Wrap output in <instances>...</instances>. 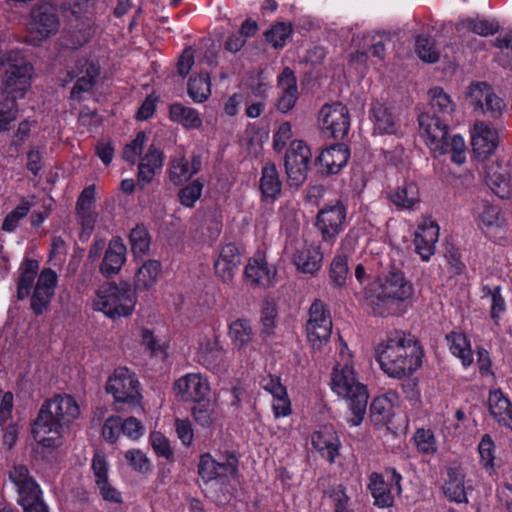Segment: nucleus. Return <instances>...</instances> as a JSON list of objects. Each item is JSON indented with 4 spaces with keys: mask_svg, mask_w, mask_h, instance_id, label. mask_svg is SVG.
Returning <instances> with one entry per match:
<instances>
[{
    "mask_svg": "<svg viewBox=\"0 0 512 512\" xmlns=\"http://www.w3.org/2000/svg\"><path fill=\"white\" fill-rule=\"evenodd\" d=\"M329 497L334 502L335 512H344L348 510L349 497L345 492V488L342 485H338L328 492Z\"/></svg>",
    "mask_w": 512,
    "mask_h": 512,
    "instance_id": "nucleus-64",
    "label": "nucleus"
},
{
    "mask_svg": "<svg viewBox=\"0 0 512 512\" xmlns=\"http://www.w3.org/2000/svg\"><path fill=\"white\" fill-rule=\"evenodd\" d=\"M371 113L375 132L389 135L397 133L399 124L390 108L377 102L372 105Z\"/></svg>",
    "mask_w": 512,
    "mask_h": 512,
    "instance_id": "nucleus-27",
    "label": "nucleus"
},
{
    "mask_svg": "<svg viewBox=\"0 0 512 512\" xmlns=\"http://www.w3.org/2000/svg\"><path fill=\"white\" fill-rule=\"evenodd\" d=\"M350 158V151L346 144L337 143L321 151L315 159V165L320 166L323 176L338 174L345 167Z\"/></svg>",
    "mask_w": 512,
    "mask_h": 512,
    "instance_id": "nucleus-15",
    "label": "nucleus"
},
{
    "mask_svg": "<svg viewBox=\"0 0 512 512\" xmlns=\"http://www.w3.org/2000/svg\"><path fill=\"white\" fill-rule=\"evenodd\" d=\"M369 490L374 498V504L380 508L391 507L394 503V497L384 477L378 473H372L369 478Z\"/></svg>",
    "mask_w": 512,
    "mask_h": 512,
    "instance_id": "nucleus-30",
    "label": "nucleus"
},
{
    "mask_svg": "<svg viewBox=\"0 0 512 512\" xmlns=\"http://www.w3.org/2000/svg\"><path fill=\"white\" fill-rule=\"evenodd\" d=\"M311 163L310 147L302 140H293L284 157L287 185L290 188L297 190L304 184Z\"/></svg>",
    "mask_w": 512,
    "mask_h": 512,
    "instance_id": "nucleus-9",
    "label": "nucleus"
},
{
    "mask_svg": "<svg viewBox=\"0 0 512 512\" xmlns=\"http://www.w3.org/2000/svg\"><path fill=\"white\" fill-rule=\"evenodd\" d=\"M127 249L119 236L113 237L108 244L100 264L99 271L105 278L117 275L126 262Z\"/></svg>",
    "mask_w": 512,
    "mask_h": 512,
    "instance_id": "nucleus-19",
    "label": "nucleus"
},
{
    "mask_svg": "<svg viewBox=\"0 0 512 512\" xmlns=\"http://www.w3.org/2000/svg\"><path fill=\"white\" fill-rule=\"evenodd\" d=\"M445 258L449 265V272L453 276L461 275L465 272L466 266L461 261V254L456 248H448L445 253Z\"/></svg>",
    "mask_w": 512,
    "mask_h": 512,
    "instance_id": "nucleus-61",
    "label": "nucleus"
},
{
    "mask_svg": "<svg viewBox=\"0 0 512 512\" xmlns=\"http://www.w3.org/2000/svg\"><path fill=\"white\" fill-rule=\"evenodd\" d=\"M467 103L491 119H497L502 115L505 103L493 91L486 82H473L465 93Z\"/></svg>",
    "mask_w": 512,
    "mask_h": 512,
    "instance_id": "nucleus-11",
    "label": "nucleus"
},
{
    "mask_svg": "<svg viewBox=\"0 0 512 512\" xmlns=\"http://www.w3.org/2000/svg\"><path fill=\"white\" fill-rule=\"evenodd\" d=\"M276 269L269 266L263 257L249 259L244 270L245 280L250 282L252 287L268 288L273 285Z\"/></svg>",
    "mask_w": 512,
    "mask_h": 512,
    "instance_id": "nucleus-21",
    "label": "nucleus"
},
{
    "mask_svg": "<svg viewBox=\"0 0 512 512\" xmlns=\"http://www.w3.org/2000/svg\"><path fill=\"white\" fill-rule=\"evenodd\" d=\"M388 198L400 210L411 209L419 202L417 186L414 183H406L391 191Z\"/></svg>",
    "mask_w": 512,
    "mask_h": 512,
    "instance_id": "nucleus-32",
    "label": "nucleus"
},
{
    "mask_svg": "<svg viewBox=\"0 0 512 512\" xmlns=\"http://www.w3.org/2000/svg\"><path fill=\"white\" fill-rule=\"evenodd\" d=\"M277 86L282 91L298 92L297 78L290 67H284L277 77Z\"/></svg>",
    "mask_w": 512,
    "mask_h": 512,
    "instance_id": "nucleus-60",
    "label": "nucleus"
},
{
    "mask_svg": "<svg viewBox=\"0 0 512 512\" xmlns=\"http://www.w3.org/2000/svg\"><path fill=\"white\" fill-rule=\"evenodd\" d=\"M488 408L490 415L500 426L512 431V403L500 388L490 391Z\"/></svg>",
    "mask_w": 512,
    "mask_h": 512,
    "instance_id": "nucleus-23",
    "label": "nucleus"
},
{
    "mask_svg": "<svg viewBox=\"0 0 512 512\" xmlns=\"http://www.w3.org/2000/svg\"><path fill=\"white\" fill-rule=\"evenodd\" d=\"M203 187L204 183L200 179H196L181 188L178 193L180 203L185 207H194L195 202L201 197Z\"/></svg>",
    "mask_w": 512,
    "mask_h": 512,
    "instance_id": "nucleus-49",
    "label": "nucleus"
},
{
    "mask_svg": "<svg viewBox=\"0 0 512 512\" xmlns=\"http://www.w3.org/2000/svg\"><path fill=\"white\" fill-rule=\"evenodd\" d=\"M423 348L411 333L390 331L375 348V359L382 371L391 378L411 377L422 366Z\"/></svg>",
    "mask_w": 512,
    "mask_h": 512,
    "instance_id": "nucleus-3",
    "label": "nucleus"
},
{
    "mask_svg": "<svg viewBox=\"0 0 512 512\" xmlns=\"http://www.w3.org/2000/svg\"><path fill=\"white\" fill-rule=\"evenodd\" d=\"M446 341L452 354L461 360L464 367L473 363L470 341L464 333L452 331L446 335Z\"/></svg>",
    "mask_w": 512,
    "mask_h": 512,
    "instance_id": "nucleus-29",
    "label": "nucleus"
},
{
    "mask_svg": "<svg viewBox=\"0 0 512 512\" xmlns=\"http://www.w3.org/2000/svg\"><path fill=\"white\" fill-rule=\"evenodd\" d=\"M241 264V254L235 243L222 246L217 260L214 262L215 275L226 284L232 283L238 267Z\"/></svg>",
    "mask_w": 512,
    "mask_h": 512,
    "instance_id": "nucleus-18",
    "label": "nucleus"
},
{
    "mask_svg": "<svg viewBox=\"0 0 512 512\" xmlns=\"http://www.w3.org/2000/svg\"><path fill=\"white\" fill-rule=\"evenodd\" d=\"M57 283L58 275L51 268H45L40 272L34 285V315H40L48 309Z\"/></svg>",
    "mask_w": 512,
    "mask_h": 512,
    "instance_id": "nucleus-17",
    "label": "nucleus"
},
{
    "mask_svg": "<svg viewBox=\"0 0 512 512\" xmlns=\"http://www.w3.org/2000/svg\"><path fill=\"white\" fill-rule=\"evenodd\" d=\"M97 294L99 310L111 319L131 315L137 302L135 291L125 281L103 285Z\"/></svg>",
    "mask_w": 512,
    "mask_h": 512,
    "instance_id": "nucleus-7",
    "label": "nucleus"
},
{
    "mask_svg": "<svg viewBox=\"0 0 512 512\" xmlns=\"http://www.w3.org/2000/svg\"><path fill=\"white\" fill-rule=\"evenodd\" d=\"M60 24L57 5L43 2L34 7V44L56 35Z\"/></svg>",
    "mask_w": 512,
    "mask_h": 512,
    "instance_id": "nucleus-13",
    "label": "nucleus"
},
{
    "mask_svg": "<svg viewBox=\"0 0 512 512\" xmlns=\"http://www.w3.org/2000/svg\"><path fill=\"white\" fill-rule=\"evenodd\" d=\"M332 389L339 396L348 398L349 409L353 415L349 422L353 426L360 425L366 414L369 397L366 386L357 382L350 370L334 369L332 372Z\"/></svg>",
    "mask_w": 512,
    "mask_h": 512,
    "instance_id": "nucleus-6",
    "label": "nucleus"
},
{
    "mask_svg": "<svg viewBox=\"0 0 512 512\" xmlns=\"http://www.w3.org/2000/svg\"><path fill=\"white\" fill-rule=\"evenodd\" d=\"M129 241L135 256L145 255L150 250L151 236L144 224H137L130 231Z\"/></svg>",
    "mask_w": 512,
    "mask_h": 512,
    "instance_id": "nucleus-42",
    "label": "nucleus"
},
{
    "mask_svg": "<svg viewBox=\"0 0 512 512\" xmlns=\"http://www.w3.org/2000/svg\"><path fill=\"white\" fill-rule=\"evenodd\" d=\"M105 390L113 395L116 410H123L125 406L140 405L142 399L140 382L136 374L127 367H118L114 370L107 380Z\"/></svg>",
    "mask_w": 512,
    "mask_h": 512,
    "instance_id": "nucleus-8",
    "label": "nucleus"
},
{
    "mask_svg": "<svg viewBox=\"0 0 512 512\" xmlns=\"http://www.w3.org/2000/svg\"><path fill=\"white\" fill-rule=\"evenodd\" d=\"M498 146V134L494 128L486 123L475 124V134L472 136L474 153L480 158H487L493 154Z\"/></svg>",
    "mask_w": 512,
    "mask_h": 512,
    "instance_id": "nucleus-24",
    "label": "nucleus"
},
{
    "mask_svg": "<svg viewBox=\"0 0 512 512\" xmlns=\"http://www.w3.org/2000/svg\"><path fill=\"white\" fill-rule=\"evenodd\" d=\"M95 202V186H87L80 193L76 202L75 210L76 212L95 211Z\"/></svg>",
    "mask_w": 512,
    "mask_h": 512,
    "instance_id": "nucleus-56",
    "label": "nucleus"
},
{
    "mask_svg": "<svg viewBox=\"0 0 512 512\" xmlns=\"http://www.w3.org/2000/svg\"><path fill=\"white\" fill-rule=\"evenodd\" d=\"M9 479L15 485L18 494L17 503L24 512H32V477L25 465H14L9 471Z\"/></svg>",
    "mask_w": 512,
    "mask_h": 512,
    "instance_id": "nucleus-20",
    "label": "nucleus"
},
{
    "mask_svg": "<svg viewBox=\"0 0 512 512\" xmlns=\"http://www.w3.org/2000/svg\"><path fill=\"white\" fill-rule=\"evenodd\" d=\"M175 429L177 436L181 440L182 444L186 447H189L192 444L194 437L191 422L188 419H176Z\"/></svg>",
    "mask_w": 512,
    "mask_h": 512,
    "instance_id": "nucleus-63",
    "label": "nucleus"
},
{
    "mask_svg": "<svg viewBox=\"0 0 512 512\" xmlns=\"http://www.w3.org/2000/svg\"><path fill=\"white\" fill-rule=\"evenodd\" d=\"M414 288L405 276L401 264L390 262L378 274L375 282L366 291L367 297L375 298L378 303L404 302L411 298Z\"/></svg>",
    "mask_w": 512,
    "mask_h": 512,
    "instance_id": "nucleus-5",
    "label": "nucleus"
},
{
    "mask_svg": "<svg viewBox=\"0 0 512 512\" xmlns=\"http://www.w3.org/2000/svg\"><path fill=\"white\" fill-rule=\"evenodd\" d=\"M219 462L214 460L209 453L202 454L198 463V474L201 479L208 483L218 477L223 476V472L219 471Z\"/></svg>",
    "mask_w": 512,
    "mask_h": 512,
    "instance_id": "nucleus-47",
    "label": "nucleus"
},
{
    "mask_svg": "<svg viewBox=\"0 0 512 512\" xmlns=\"http://www.w3.org/2000/svg\"><path fill=\"white\" fill-rule=\"evenodd\" d=\"M478 452L480 455V463L486 470L494 468V452L495 444L489 434H484L478 445Z\"/></svg>",
    "mask_w": 512,
    "mask_h": 512,
    "instance_id": "nucleus-51",
    "label": "nucleus"
},
{
    "mask_svg": "<svg viewBox=\"0 0 512 512\" xmlns=\"http://www.w3.org/2000/svg\"><path fill=\"white\" fill-rule=\"evenodd\" d=\"M393 416L394 404L387 395H381L373 399L370 405V418L375 426H388Z\"/></svg>",
    "mask_w": 512,
    "mask_h": 512,
    "instance_id": "nucleus-28",
    "label": "nucleus"
},
{
    "mask_svg": "<svg viewBox=\"0 0 512 512\" xmlns=\"http://www.w3.org/2000/svg\"><path fill=\"white\" fill-rule=\"evenodd\" d=\"M188 95L194 102L202 103L211 95V82L208 72H200L190 77L187 88Z\"/></svg>",
    "mask_w": 512,
    "mask_h": 512,
    "instance_id": "nucleus-33",
    "label": "nucleus"
},
{
    "mask_svg": "<svg viewBox=\"0 0 512 512\" xmlns=\"http://www.w3.org/2000/svg\"><path fill=\"white\" fill-rule=\"evenodd\" d=\"M122 433L121 430V417L111 416L109 417L102 428V435L104 439L110 443H115Z\"/></svg>",
    "mask_w": 512,
    "mask_h": 512,
    "instance_id": "nucleus-58",
    "label": "nucleus"
},
{
    "mask_svg": "<svg viewBox=\"0 0 512 512\" xmlns=\"http://www.w3.org/2000/svg\"><path fill=\"white\" fill-rule=\"evenodd\" d=\"M174 393L184 402H196L209 394L207 380L200 374H187L174 382Z\"/></svg>",
    "mask_w": 512,
    "mask_h": 512,
    "instance_id": "nucleus-16",
    "label": "nucleus"
},
{
    "mask_svg": "<svg viewBox=\"0 0 512 512\" xmlns=\"http://www.w3.org/2000/svg\"><path fill=\"white\" fill-rule=\"evenodd\" d=\"M331 332L332 320H324V323L306 328L308 341L314 349H321L329 341Z\"/></svg>",
    "mask_w": 512,
    "mask_h": 512,
    "instance_id": "nucleus-45",
    "label": "nucleus"
},
{
    "mask_svg": "<svg viewBox=\"0 0 512 512\" xmlns=\"http://www.w3.org/2000/svg\"><path fill=\"white\" fill-rule=\"evenodd\" d=\"M485 181L492 192L501 199H507L511 193V185L505 174L497 172L493 167L486 171Z\"/></svg>",
    "mask_w": 512,
    "mask_h": 512,
    "instance_id": "nucleus-40",
    "label": "nucleus"
},
{
    "mask_svg": "<svg viewBox=\"0 0 512 512\" xmlns=\"http://www.w3.org/2000/svg\"><path fill=\"white\" fill-rule=\"evenodd\" d=\"M448 479L444 486L445 495L457 503L467 502L463 475L458 469L451 468L447 472Z\"/></svg>",
    "mask_w": 512,
    "mask_h": 512,
    "instance_id": "nucleus-34",
    "label": "nucleus"
},
{
    "mask_svg": "<svg viewBox=\"0 0 512 512\" xmlns=\"http://www.w3.org/2000/svg\"><path fill=\"white\" fill-rule=\"evenodd\" d=\"M151 446L157 456L163 457L169 462H174V452L169 440L160 432H152L150 435Z\"/></svg>",
    "mask_w": 512,
    "mask_h": 512,
    "instance_id": "nucleus-52",
    "label": "nucleus"
},
{
    "mask_svg": "<svg viewBox=\"0 0 512 512\" xmlns=\"http://www.w3.org/2000/svg\"><path fill=\"white\" fill-rule=\"evenodd\" d=\"M224 351L217 341H207L198 352V361L206 368L212 369L220 365Z\"/></svg>",
    "mask_w": 512,
    "mask_h": 512,
    "instance_id": "nucleus-41",
    "label": "nucleus"
},
{
    "mask_svg": "<svg viewBox=\"0 0 512 512\" xmlns=\"http://www.w3.org/2000/svg\"><path fill=\"white\" fill-rule=\"evenodd\" d=\"M229 335L237 348L247 346L253 339V330L246 319H236L229 325Z\"/></svg>",
    "mask_w": 512,
    "mask_h": 512,
    "instance_id": "nucleus-37",
    "label": "nucleus"
},
{
    "mask_svg": "<svg viewBox=\"0 0 512 512\" xmlns=\"http://www.w3.org/2000/svg\"><path fill=\"white\" fill-rule=\"evenodd\" d=\"M324 320H331L330 311L325 308L321 300L316 299L309 309V320L306 328L315 327L316 324L324 323Z\"/></svg>",
    "mask_w": 512,
    "mask_h": 512,
    "instance_id": "nucleus-54",
    "label": "nucleus"
},
{
    "mask_svg": "<svg viewBox=\"0 0 512 512\" xmlns=\"http://www.w3.org/2000/svg\"><path fill=\"white\" fill-rule=\"evenodd\" d=\"M346 225L347 207L340 200L324 204L317 212L315 227L320 232L323 242L333 244Z\"/></svg>",
    "mask_w": 512,
    "mask_h": 512,
    "instance_id": "nucleus-10",
    "label": "nucleus"
},
{
    "mask_svg": "<svg viewBox=\"0 0 512 512\" xmlns=\"http://www.w3.org/2000/svg\"><path fill=\"white\" fill-rule=\"evenodd\" d=\"M31 209L29 201H22L5 217L2 223V230L6 232H13L21 219L26 217Z\"/></svg>",
    "mask_w": 512,
    "mask_h": 512,
    "instance_id": "nucleus-50",
    "label": "nucleus"
},
{
    "mask_svg": "<svg viewBox=\"0 0 512 512\" xmlns=\"http://www.w3.org/2000/svg\"><path fill=\"white\" fill-rule=\"evenodd\" d=\"M2 80V96L0 101V132L10 129L11 123L17 119V99L26 94L31 85L32 64L22 51L11 50L0 59Z\"/></svg>",
    "mask_w": 512,
    "mask_h": 512,
    "instance_id": "nucleus-4",
    "label": "nucleus"
},
{
    "mask_svg": "<svg viewBox=\"0 0 512 512\" xmlns=\"http://www.w3.org/2000/svg\"><path fill=\"white\" fill-rule=\"evenodd\" d=\"M413 439L418 452L426 455L436 453L437 442L432 430L419 428L416 430Z\"/></svg>",
    "mask_w": 512,
    "mask_h": 512,
    "instance_id": "nucleus-48",
    "label": "nucleus"
},
{
    "mask_svg": "<svg viewBox=\"0 0 512 512\" xmlns=\"http://www.w3.org/2000/svg\"><path fill=\"white\" fill-rule=\"evenodd\" d=\"M192 416L201 427H210L216 421L214 404L207 397L194 402Z\"/></svg>",
    "mask_w": 512,
    "mask_h": 512,
    "instance_id": "nucleus-39",
    "label": "nucleus"
},
{
    "mask_svg": "<svg viewBox=\"0 0 512 512\" xmlns=\"http://www.w3.org/2000/svg\"><path fill=\"white\" fill-rule=\"evenodd\" d=\"M18 272L16 298L18 301H23L32 293V259L29 258L28 254L25 256Z\"/></svg>",
    "mask_w": 512,
    "mask_h": 512,
    "instance_id": "nucleus-38",
    "label": "nucleus"
},
{
    "mask_svg": "<svg viewBox=\"0 0 512 512\" xmlns=\"http://www.w3.org/2000/svg\"><path fill=\"white\" fill-rule=\"evenodd\" d=\"M161 262L154 259L145 261L134 276V288L136 291H147L154 287L161 273Z\"/></svg>",
    "mask_w": 512,
    "mask_h": 512,
    "instance_id": "nucleus-26",
    "label": "nucleus"
},
{
    "mask_svg": "<svg viewBox=\"0 0 512 512\" xmlns=\"http://www.w3.org/2000/svg\"><path fill=\"white\" fill-rule=\"evenodd\" d=\"M319 124L321 129L328 132L334 139H344L350 129L347 107L340 102L325 104L319 112Z\"/></svg>",
    "mask_w": 512,
    "mask_h": 512,
    "instance_id": "nucleus-12",
    "label": "nucleus"
},
{
    "mask_svg": "<svg viewBox=\"0 0 512 512\" xmlns=\"http://www.w3.org/2000/svg\"><path fill=\"white\" fill-rule=\"evenodd\" d=\"M428 96L427 110L418 115L421 135L426 137L430 149L434 152L440 155L450 153L454 163H464L466 159L464 139L458 134L449 137V124L455 111V103L439 86L429 89Z\"/></svg>",
    "mask_w": 512,
    "mask_h": 512,
    "instance_id": "nucleus-1",
    "label": "nucleus"
},
{
    "mask_svg": "<svg viewBox=\"0 0 512 512\" xmlns=\"http://www.w3.org/2000/svg\"><path fill=\"white\" fill-rule=\"evenodd\" d=\"M349 275L348 257L337 254L332 259L329 267V280L334 288H344Z\"/></svg>",
    "mask_w": 512,
    "mask_h": 512,
    "instance_id": "nucleus-36",
    "label": "nucleus"
},
{
    "mask_svg": "<svg viewBox=\"0 0 512 512\" xmlns=\"http://www.w3.org/2000/svg\"><path fill=\"white\" fill-rule=\"evenodd\" d=\"M415 237L426 243H436L439 237V227L434 222L420 225L415 232Z\"/></svg>",
    "mask_w": 512,
    "mask_h": 512,
    "instance_id": "nucleus-62",
    "label": "nucleus"
},
{
    "mask_svg": "<svg viewBox=\"0 0 512 512\" xmlns=\"http://www.w3.org/2000/svg\"><path fill=\"white\" fill-rule=\"evenodd\" d=\"M323 252L318 244L305 242L295 248L292 254V263L299 273L316 276L322 268Z\"/></svg>",
    "mask_w": 512,
    "mask_h": 512,
    "instance_id": "nucleus-14",
    "label": "nucleus"
},
{
    "mask_svg": "<svg viewBox=\"0 0 512 512\" xmlns=\"http://www.w3.org/2000/svg\"><path fill=\"white\" fill-rule=\"evenodd\" d=\"M169 116L173 122L181 124L187 129H198L202 125L199 113L181 103H173L169 107Z\"/></svg>",
    "mask_w": 512,
    "mask_h": 512,
    "instance_id": "nucleus-31",
    "label": "nucleus"
},
{
    "mask_svg": "<svg viewBox=\"0 0 512 512\" xmlns=\"http://www.w3.org/2000/svg\"><path fill=\"white\" fill-rule=\"evenodd\" d=\"M128 464L137 472L147 473L151 470L150 460L138 449H131L125 453Z\"/></svg>",
    "mask_w": 512,
    "mask_h": 512,
    "instance_id": "nucleus-53",
    "label": "nucleus"
},
{
    "mask_svg": "<svg viewBox=\"0 0 512 512\" xmlns=\"http://www.w3.org/2000/svg\"><path fill=\"white\" fill-rule=\"evenodd\" d=\"M415 52L419 58L428 63H435L440 59V51L435 40L427 35H419L415 42Z\"/></svg>",
    "mask_w": 512,
    "mask_h": 512,
    "instance_id": "nucleus-43",
    "label": "nucleus"
},
{
    "mask_svg": "<svg viewBox=\"0 0 512 512\" xmlns=\"http://www.w3.org/2000/svg\"><path fill=\"white\" fill-rule=\"evenodd\" d=\"M259 188L265 201L274 202L281 195L282 182L274 163L268 162L262 167Z\"/></svg>",
    "mask_w": 512,
    "mask_h": 512,
    "instance_id": "nucleus-25",
    "label": "nucleus"
},
{
    "mask_svg": "<svg viewBox=\"0 0 512 512\" xmlns=\"http://www.w3.org/2000/svg\"><path fill=\"white\" fill-rule=\"evenodd\" d=\"M457 31L466 30L478 34L480 36L494 35L499 30V25L496 21H490L480 18H466L461 20L456 25Z\"/></svg>",
    "mask_w": 512,
    "mask_h": 512,
    "instance_id": "nucleus-35",
    "label": "nucleus"
},
{
    "mask_svg": "<svg viewBox=\"0 0 512 512\" xmlns=\"http://www.w3.org/2000/svg\"><path fill=\"white\" fill-rule=\"evenodd\" d=\"M311 443L322 457L334 463L339 454L340 441L332 426H323L311 436Z\"/></svg>",
    "mask_w": 512,
    "mask_h": 512,
    "instance_id": "nucleus-22",
    "label": "nucleus"
},
{
    "mask_svg": "<svg viewBox=\"0 0 512 512\" xmlns=\"http://www.w3.org/2000/svg\"><path fill=\"white\" fill-rule=\"evenodd\" d=\"M277 316V309L275 304L266 302L261 311L260 322L263 326L261 334L269 336L273 333L275 328V318Z\"/></svg>",
    "mask_w": 512,
    "mask_h": 512,
    "instance_id": "nucleus-55",
    "label": "nucleus"
},
{
    "mask_svg": "<svg viewBox=\"0 0 512 512\" xmlns=\"http://www.w3.org/2000/svg\"><path fill=\"white\" fill-rule=\"evenodd\" d=\"M292 32L293 27L291 23L277 22L265 32V39L273 48L281 49L285 46Z\"/></svg>",
    "mask_w": 512,
    "mask_h": 512,
    "instance_id": "nucleus-44",
    "label": "nucleus"
},
{
    "mask_svg": "<svg viewBox=\"0 0 512 512\" xmlns=\"http://www.w3.org/2000/svg\"><path fill=\"white\" fill-rule=\"evenodd\" d=\"M506 311V302L501 294V287L496 286L491 299L490 317L499 326L501 315Z\"/></svg>",
    "mask_w": 512,
    "mask_h": 512,
    "instance_id": "nucleus-57",
    "label": "nucleus"
},
{
    "mask_svg": "<svg viewBox=\"0 0 512 512\" xmlns=\"http://www.w3.org/2000/svg\"><path fill=\"white\" fill-rule=\"evenodd\" d=\"M189 161L185 157H174L169 162V179L175 185L183 184L191 178Z\"/></svg>",
    "mask_w": 512,
    "mask_h": 512,
    "instance_id": "nucleus-46",
    "label": "nucleus"
},
{
    "mask_svg": "<svg viewBox=\"0 0 512 512\" xmlns=\"http://www.w3.org/2000/svg\"><path fill=\"white\" fill-rule=\"evenodd\" d=\"M76 400L67 394L46 399L34 419V452L43 460L56 459V449L62 445L63 432L79 416Z\"/></svg>",
    "mask_w": 512,
    "mask_h": 512,
    "instance_id": "nucleus-2",
    "label": "nucleus"
},
{
    "mask_svg": "<svg viewBox=\"0 0 512 512\" xmlns=\"http://www.w3.org/2000/svg\"><path fill=\"white\" fill-rule=\"evenodd\" d=\"M292 127L289 122H283L279 125L273 136V148L277 152H281L286 146L288 140L292 137Z\"/></svg>",
    "mask_w": 512,
    "mask_h": 512,
    "instance_id": "nucleus-59",
    "label": "nucleus"
}]
</instances>
